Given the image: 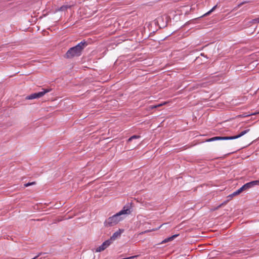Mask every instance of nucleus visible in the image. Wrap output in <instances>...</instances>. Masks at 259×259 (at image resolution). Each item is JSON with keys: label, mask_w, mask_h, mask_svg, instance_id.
I'll list each match as a JSON object with an SVG mask.
<instances>
[{"label": "nucleus", "mask_w": 259, "mask_h": 259, "mask_svg": "<svg viewBox=\"0 0 259 259\" xmlns=\"http://www.w3.org/2000/svg\"><path fill=\"white\" fill-rule=\"evenodd\" d=\"M131 210L128 206H124L123 209L118 213L109 217L105 222L106 226H113L123 220L124 218L122 215L131 213Z\"/></svg>", "instance_id": "nucleus-1"}, {"label": "nucleus", "mask_w": 259, "mask_h": 259, "mask_svg": "<svg viewBox=\"0 0 259 259\" xmlns=\"http://www.w3.org/2000/svg\"><path fill=\"white\" fill-rule=\"evenodd\" d=\"M87 46L85 41H81L76 46L70 48L66 53L65 57L67 58H72L74 57L79 56L82 50Z\"/></svg>", "instance_id": "nucleus-2"}, {"label": "nucleus", "mask_w": 259, "mask_h": 259, "mask_svg": "<svg viewBox=\"0 0 259 259\" xmlns=\"http://www.w3.org/2000/svg\"><path fill=\"white\" fill-rule=\"evenodd\" d=\"M51 89H42V91L35 93L26 97V99L32 100L34 99L39 98L44 96L46 93L50 92Z\"/></svg>", "instance_id": "nucleus-3"}, {"label": "nucleus", "mask_w": 259, "mask_h": 259, "mask_svg": "<svg viewBox=\"0 0 259 259\" xmlns=\"http://www.w3.org/2000/svg\"><path fill=\"white\" fill-rule=\"evenodd\" d=\"M111 244V240H107L104 242L102 245L98 247L96 249V252H99L104 250Z\"/></svg>", "instance_id": "nucleus-4"}, {"label": "nucleus", "mask_w": 259, "mask_h": 259, "mask_svg": "<svg viewBox=\"0 0 259 259\" xmlns=\"http://www.w3.org/2000/svg\"><path fill=\"white\" fill-rule=\"evenodd\" d=\"M256 185H259V181H258V180L253 181L247 183L245 184V185H244L243 186H242V187H243L244 190L245 191V190H246L253 187L254 186H255Z\"/></svg>", "instance_id": "nucleus-5"}, {"label": "nucleus", "mask_w": 259, "mask_h": 259, "mask_svg": "<svg viewBox=\"0 0 259 259\" xmlns=\"http://www.w3.org/2000/svg\"><path fill=\"white\" fill-rule=\"evenodd\" d=\"M123 232V230L119 229L118 231L113 233L112 236L110 237L109 240H111V243L113 241L115 240L118 237H120L121 233Z\"/></svg>", "instance_id": "nucleus-6"}, {"label": "nucleus", "mask_w": 259, "mask_h": 259, "mask_svg": "<svg viewBox=\"0 0 259 259\" xmlns=\"http://www.w3.org/2000/svg\"><path fill=\"white\" fill-rule=\"evenodd\" d=\"M230 140V137H214L206 140V142H212L216 140Z\"/></svg>", "instance_id": "nucleus-7"}, {"label": "nucleus", "mask_w": 259, "mask_h": 259, "mask_svg": "<svg viewBox=\"0 0 259 259\" xmlns=\"http://www.w3.org/2000/svg\"><path fill=\"white\" fill-rule=\"evenodd\" d=\"M249 131H250L249 129H247V130H244L243 131H242L238 135H236V136H235L230 137V140H234V139H236L239 138L244 136V135H245L246 134L248 133Z\"/></svg>", "instance_id": "nucleus-8"}, {"label": "nucleus", "mask_w": 259, "mask_h": 259, "mask_svg": "<svg viewBox=\"0 0 259 259\" xmlns=\"http://www.w3.org/2000/svg\"><path fill=\"white\" fill-rule=\"evenodd\" d=\"M249 131H250L249 129H247V130H244L243 131H242L238 135H236V136H235L230 137V140H234V139H236L239 138L244 136V135H245L246 134L248 133Z\"/></svg>", "instance_id": "nucleus-9"}, {"label": "nucleus", "mask_w": 259, "mask_h": 259, "mask_svg": "<svg viewBox=\"0 0 259 259\" xmlns=\"http://www.w3.org/2000/svg\"><path fill=\"white\" fill-rule=\"evenodd\" d=\"M244 190L242 186L239 188L238 190H237V191H235L234 192H233L232 194H231L230 195H229V197H232L233 196H236L237 195H239V194H240L242 192H243Z\"/></svg>", "instance_id": "nucleus-10"}, {"label": "nucleus", "mask_w": 259, "mask_h": 259, "mask_svg": "<svg viewBox=\"0 0 259 259\" xmlns=\"http://www.w3.org/2000/svg\"><path fill=\"white\" fill-rule=\"evenodd\" d=\"M177 236V235H174V236H171V237H168V238H166V239H164V240H163V241L161 242V244L165 243H166V242H168V241H170L172 240H173V239H174L175 237H176Z\"/></svg>", "instance_id": "nucleus-11"}, {"label": "nucleus", "mask_w": 259, "mask_h": 259, "mask_svg": "<svg viewBox=\"0 0 259 259\" xmlns=\"http://www.w3.org/2000/svg\"><path fill=\"white\" fill-rule=\"evenodd\" d=\"M140 138V136L134 135V136H133L131 137H130L128 139L127 142H131L133 139H139Z\"/></svg>", "instance_id": "nucleus-12"}, {"label": "nucleus", "mask_w": 259, "mask_h": 259, "mask_svg": "<svg viewBox=\"0 0 259 259\" xmlns=\"http://www.w3.org/2000/svg\"><path fill=\"white\" fill-rule=\"evenodd\" d=\"M258 113H259V112H255V113H251L250 114H247L246 113H244L242 115H239V116L243 117H248V116H249L250 115H255V114H258Z\"/></svg>", "instance_id": "nucleus-13"}, {"label": "nucleus", "mask_w": 259, "mask_h": 259, "mask_svg": "<svg viewBox=\"0 0 259 259\" xmlns=\"http://www.w3.org/2000/svg\"><path fill=\"white\" fill-rule=\"evenodd\" d=\"M217 6H214L210 11L205 13L204 16H207L209 15L211 12H212L217 8Z\"/></svg>", "instance_id": "nucleus-14"}, {"label": "nucleus", "mask_w": 259, "mask_h": 259, "mask_svg": "<svg viewBox=\"0 0 259 259\" xmlns=\"http://www.w3.org/2000/svg\"><path fill=\"white\" fill-rule=\"evenodd\" d=\"M162 226V225H161L159 228H156V229H152V230H146L143 232H142V233L143 234V233H148V232H149L150 231H157L161 227V226Z\"/></svg>", "instance_id": "nucleus-15"}, {"label": "nucleus", "mask_w": 259, "mask_h": 259, "mask_svg": "<svg viewBox=\"0 0 259 259\" xmlns=\"http://www.w3.org/2000/svg\"><path fill=\"white\" fill-rule=\"evenodd\" d=\"M35 184H36L35 182H31V183H26V184H24V187H28V186H30L34 185Z\"/></svg>", "instance_id": "nucleus-16"}, {"label": "nucleus", "mask_w": 259, "mask_h": 259, "mask_svg": "<svg viewBox=\"0 0 259 259\" xmlns=\"http://www.w3.org/2000/svg\"><path fill=\"white\" fill-rule=\"evenodd\" d=\"M68 8H70V7L67 6H63L61 7H60V11H65V10H66Z\"/></svg>", "instance_id": "nucleus-17"}, {"label": "nucleus", "mask_w": 259, "mask_h": 259, "mask_svg": "<svg viewBox=\"0 0 259 259\" xmlns=\"http://www.w3.org/2000/svg\"><path fill=\"white\" fill-rule=\"evenodd\" d=\"M250 23H259V18L253 19L251 21H250Z\"/></svg>", "instance_id": "nucleus-18"}, {"label": "nucleus", "mask_w": 259, "mask_h": 259, "mask_svg": "<svg viewBox=\"0 0 259 259\" xmlns=\"http://www.w3.org/2000/svg\"><path fill=\"white\" fill-rule=\"evenodd\" d=\"M166 104V102H163V103L156 105L157 108L161 107V106H163L164 105H165Z\"/></svg>", "instance_id": "nucleus-19"}, {"label": "nucleus", "mask_w": 259, "mask_h": 259, "mask_svg": "<svg viewBox=\"0 0 259 259\" xmlns=\"http://www.w3.org/2000/svg\"><path fill=\"white\" fill-rule=\"evenodd\" d=\"M157 108V106L156 105H154V106H151L150 107V109H154V108Z\"/></svg>", "instance_id": "nucleus-20"}, {"label": "nucleus", "mask_w": 259, "mask_h": 259, "mask_svg": "<svg viewBox=\"0 0 259 259\" xmlns=\"http://www.w3.org/2000/svg\"><path fill=\"white\" fill-rule=\"evenodd\" d=\"M157 108V106L156 105H154V106H151L150 107V109H154V108Z\"/></svg>", "instance_id": "nucleus-21"}, {"label": "nucleus", "mask_w": 259, "mask_h": 259, "mask_svg": "<svg viewBox=\"0 0 259 259\" xmlns=\"http://www.w3.org/2000/svg\"><path fill=\"white\" fill-rule=\"evenodd\" d=\"M38 256H39V255H38L37 256H35V257H33V258H32V259H35V258H36Z\"/></svg>", "instance_id": "nucleus-22"}, {"label": "nucleus", "mask_w": 259, "mask_h": 259, "mask_svg": "<svg viewBox=\"0 0 259 259\" xmlns=\"http://www.w3.org/2000/svg\"><path fill=\"white\" fill-rule=\"evenodd\" d=\"M243 4H244V3H242L240 4L239 5V7L241 6Z\"/></svg>", "instance_id": "nucleus-23"}]
</instances>
